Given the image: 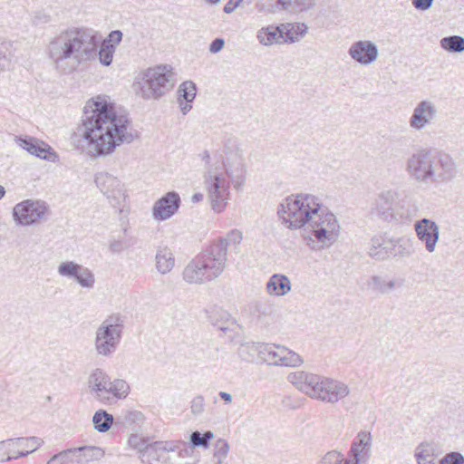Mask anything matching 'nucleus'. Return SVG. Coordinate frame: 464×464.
<instances>
[{"mask_svg":"<svg viewBox=\"0 0 464 464\" xmlns=\"http://www.w3.org/2000/svg\"><path fill=\"white\" fill-rule=\"evenodd\" d=\"M440 47L449 52L459 53L464 52V37L460 35H450L440 41Z\"/></svg>","mask_w":464,"mask_h":464,"instance_id":"obj_40","label":"nucleus"},{"mask_svg":"<svg viewBox=\"0 0 464 464\" xmlns=\"http://www.w3.org/2000/svg\"><path fill=\"white\" fill-rule=\"evenodd\" d=\"M240 2L238 0H229L226 5L224 6V12L226 14H231L235 11V9L240 5Z\"/></svg>","mask_w":464,"mask_h":464,"instance_id":"obj_58","label":"nucleus"},{"mask_svg":"<svg viewBox=\"0 0 464 464\" xmlns=\"http://www.w3.org/2000/svg\"><path fill=\"white\" fill-rule=\"evenodd\" d=\"M343 460V455L337 450L327 452L321 459V464H341Z\"/></svg>","mask_w":464,"mask_h":464,"instance_id":"obj_54","label":"nucleus"},{"mask_svg":"<svg viewBox=\"0 0 464 464\" xmlns=\"http://www.w3.org/2000/svg\"><path fill=\"white\" fill-rule=\"evenodd\" d=\"M319 202L311 194L291 195L278 207L277 214L289 229H302L304 242L313 250L319 248Z\"/></svg>","mask_w":464,"mask_h":464,"instance_id":"obj_3","label":"nucleus"},{"mask_svg":"<svg viewBox=\"0 0 464 464\" xmlns=\"http://www.w3.org/2000/svg\"><path fill=\"white\" fill-rule=\"evenodd\" d=\"M227 263L226 243L213 241L204 251L188 262L182 272V278L190 285L212 282L224 273Z\"/></svg>","mask_w":464,"mask_h":464,"instance_id":"obj_5","label":"nucleus"},{"mask_svg":"<svg viewBox=\"0 0 464 464\" xmlns=\"http://www.w3.org/2000/svg\"><path fill=\"white\" fill-rule=\"evenodd\" d=\"M220 157L222 158V161H219L221 171L230 179L236 189H240L244 185L246 172L242 150L235 140H229Z\"/></svg>","mask_w":464,"mask_h":464,"instance_id":"obj_9","label":"nucleus"},{"mask_svg":"<svg viewBox=\"0 0 464 464\" xmlns=\"http://www.w3.org/2000/svg\"><path fill=\"white\" fill-rule=\"evenodd\" d=\"M179 206V195L175 191L168 192L154 203L152 217L157 221L167 220L175 215Z\"/></svg>","mask_w":464,"mask_h":464,"instance_id":"obj_19","label":"nucleus"},{"mask_svg":"<svg viewBox=\"0 0 464 464\" xmlns=\"http://www.w3.org/2000/svg\"><path fill=\"white\" fill-rule=\"evenodd\" d=\"M398 198L399 193L394 190L382 191L374 199L372 211L385 221H392V212Z\"/></svg>","mask_w":464,"mask_h":464,"instance_id":"obj_22","label":"nucleus"},{"mask_svg":"<svg viewBox=\"0 0 464 464\" xmlns=\"http://www.w3.org/2000/svg\"><path fill=\"white\" fill-rule=\"evenodd\" d=\"M372 436L368 430H361L353 439L350 450L349 459L353 464H367L372 456Z\"/></svg>","mask_w":464,"mask_h":464,"instance_id":"obj_15","label":"nucleus"},{"mask_svg":"<svg viewBox=\"0 0 464 464\" xmlns=\"http://www.w3.org/2000/svg\"><path fill=\"white\" fill-rule=\"evenodd\" d=\"M348 53L353 61L362 65L374 63L379 56L377 45L369 40H360L353 43Z\"/></svg>","mask_w":464,"mask_h":464,"instance_id":"obj_20","label":"nucleus"},{"mask_svg":"<svg viewBox=\"0 0 464 464\" xmlns=\"http://www.w3.org/2000/svg\"><path fill=\"white\" fill-rule=\"evenodd\" d=\"M124 321L120 314H111L98 326L95 332L94 348L98 355L111 356L121 343Z\"/></svg>","mask_w":464,"mask_h":464,"instance_id":"obj_8","label":"nucleus"},{"mask_svg":"<svg viewBox=\"0 0 464 464\" xmlns=\"http://www.w3.org/2000/svg\"><path fill=\"white\" fill-rule=\"evenodd\" d=\"M225 41L222 38H216L209 45V52L217 53L223 49Z\"/></svg>","mask_w":464,"mask_h":464,"instance_id":"obj_57","label":"nucleus"},{"mask_svg":"<svg viewBox=\"0 0 464 464\" xmlns=\"http://www.w3.org/2000/svg\"><path fill=\"white\" fill-rule=\"evenodd\" d=\"M262 343H246L240 345L238 349V354L243 360H250L254 357V353H258V349L256 347H251L253 346H258Z\"/></svg>","mask_w":464,"mask_h":464,"instance_id":"obj_50","label":"nucleus"},{"mask_svg":"<svg viewBox=\"0 0 464 464\" xmlns=\"http://www.w3.org/2000/svg\"><path fill=\"white\" fill-rule=\"evenodd\" d=\"M440 455L436 444L422 442L415 450V459L418 464H436V459Z\"/></svg>","mask_w":464,"mask_h":464,"instance_id":"obj_31","label":"nucleus"},{"mask_svg":"<svg viewBox=\"0 0 464 464\" xmlns=\"http://www.w3.org/2000/svg\"><path fill=\"white\" fill-rule=\"evenodd\" d=\"M115 48L102 44L98 52V40L94 30L72 26L52 37L46 46V53L55 69L71 73L82 64L94 60L99 54L100 63L109 66L112 63Z\"/></svg>","mask_w":464,"mask_h":464,"instance_id":"obj_2","label":"nucleus"},{"mask_svg":"<svg viewBox=\"0 0 464 464\" xmlns=\"http://www.w3.org/2000/svg\"><path fill=\"white\" fill-rule=\"evenodd\" d=\"M19 146L30 154L44 160L47 159L46 153L52 150L46 143L34 138L19 139Z\"/></svg>","mask_w":464,"mask_h":464,"instance_id":"obj_35","label":"nucleus"},{"mask_svg":"<svg viewBox=\"0 0 464 464\" xmlns=\"http://www.w3.org/2000/svg\"><path fill=\"white\" fill-rule=\"evenodd\" d=\"M438 108L434 102L430 100H421L413 108L412 113L409 118V126L415 131H421L437 121Z\"/></svg>","mask_w":464,"mask_h":464,"instance_id":"obj_13","label":"nucleus"},{"mask_svg":"<svg viewBox=\"0 0 464 464\" xmlns=\"http://www.w3.org/2000/svg\"><path fill=\"white\" fill-rule=\"evenodd\" d=\"M251 347H253V345ZM255 347L258 349V354L264 362L277 366L284 346L262 343L260 345L254 346V348Z\"/></svg>","mask_w":464,"mask_h":464,"instance_id":"obj_36","label":"nucleus"},{"mask_svg":"<svg viewBox=\"0 0 464 464\" xmlns=\"http://www.w3.org/2000/svg\"><path fill=\"white\" fill-rule=\"evenodd\" d=\"M303 362L304 361L299 354L284 346V348H282V353L277 366L297 367L300 366Z\"/></svg>","mask_w":464,"mask_h":464,"instance_id":"obj_41","label":"nucleus"},{"mask_svg":"<svg viewBox=\"0 0 464 464\" xmlns=\"http://www.w3.org/2000/svg\"><path fill=\"white\" fill-rule=\"evenodd\" d=\"M243 239V234L238 229H232L229 231L226 237H220L217 241H223L226 243V254L227 255V247L231 246L235 250L238 249V246L241 244Z\"/></svg>","mask_w":464,"mask_h":464,"instance_id":"obj_42","label":"nucleus"},{"mask_svg":"<svg viewBox=\"0 0 464 464\" xmlns=\"http://www.w3.org/2000/svg\"><path fill=\"white\" fill-rule=\"evenodd\" d=\"M433 0H412V5L421 11H426L431 7Z\"/></svg>","mask_w":464,"mask_h":464,"instance_id":"obj_56","label":"nucleus"},{"mask_svg":"<svg viewBox=\"0 0 464 464\" xmlns=\"http://www.w3.org/2000/svg\"><path fill=\"white\" fill-rule=\"evenodd\" d=\"M405 171L415 183L429 186L451 181L456 177L457 168L448 154L433 153L429 149L421 148L407 158Z\"/></svg>","mask_w":464,"mask_h":464,"instance_id":"obj_4","label":"nucleus"},{"mask_svg":"<svg viewBox=\"0 0 464 464\" xmlns=\"http://www.w3.org/2000/svg\"><path fill=\"white\" fill-rule=\"evenodd\" d=\"M179 442L175 441H155L146 450L144 458L148 464H173L170 452H174Z\"/></svg>","mask_w":464,"mask_h":464,"instance_id":"obj_17","label":"nucleus"},{"mask_svg":"<svg viewBox=\"0 0 464 464\" xmlns=\"http://www.w3.org/2000/svg\"><path fill=\"white\" fill-rule=\"evenodd\" d=\"M57 273L62 277L74 281L83 289L94 288L96 282L94 273L89 267L74 261L61 262L57 267Z\"/></svg>","mask_w":464,"mask_h":464,"instance_id":"obj_12","label":"nucleus"},{"mask_svg":"<svg viewBox=\"0 0 464 464\" xmlns=\"http://www.w3.org/2000/svg\"><path fill=\"white\" fill-rule=\"evenodd\" d=\"M11 451L10 439L0 441V462L13 460L14 457H12Z\"/></svg>","mask_w":464,"mask_h":464,"instance_id":"obj_52","label":"nucleus"},{"mask_svg":"<svg viewBox=\"0 0 464 464\" xmlns=\"http://www.w3.org/2000/svg\"><path fill=\"white\" fill-rule=\"evenodd\" d=\"M73 455L71 449L62 450L59 453L53 455L46 464H74Z\"/></svg>","mask_w":464,"mask_h":464,"instance_id":"obj_48","label":"nucleus"},{"mask_svg":"<svg viewBox=\"0 0 464 464\" xmlns=\"http://www.w3.org/2000/svg\"><path fill=\"white\" fill-rule=\"evenodd\" d=\"M213 438L214 433L212 431L208 430L201 434L199 431L196 430L190 434V442L193 447L208 448L209 440Z\"/></svg>","mask_w":464,"mask_h":464,"instance_id":"obj_43","label":"nucleus"},{"mask_svg":"<svg viewBox=\"0 0 464 464\" xmlns=\"http://www.w3.org/2000/svg\"><path fill=\"white\" fill-rule=\"evenodd\" d=\"M392 243V240L385 241L382 237H373L368 247L369 256L379 260L385 259L388 256L387 249Z\"/></svg>","mask_w":464,"mask_h":464,"instance_id":"obj_38","label":"nucleus"},{"mask_svg":"<svg viewBox=\"0 0 464 464\" xmlns=\"http://www.w3.org/2000/svg\"><path fill=\"white\" fill-rule=\"evenodd\" d=\"M190 411L193 415H200L205 411V399L202 395H197L191 401Z\"/></svg>","mask_w":464,"mask_h":464,"instance_id":"obj_53","label":"nucleus"},{"mask_svg":"<svg viewBox=\"0 0 464 464\" xmlns=\"http://www.w3.org/2000/svg\"><path fill=\"white\" fill-rule=\"evenodd\" d=\"M350 393L348 385L331 378H321V401L335 403Z\"/></svg>","mask_w":464,"mask_h":464,"instance_id":"obj_21","label":"nucleus"},{"mask_svg":"<svg viewBox=\"0 0 464 464\" xmlns=\"http://www.w3.org/2000/svg\"><path fill=\"white\" fill-rule=\"evenodd\" d=\"M204 163V188L207 191L212 209L217 213L225 210L229 199V181L227 177L221 171L219 167V157L211 155L208 150L199 154Z\"/></svg>","mask_w":464,"mask_h":464,"instance_id":"obj_6","label":"nucleus"},{"mask_svg":"<svg viewBox=\"0 0 464 464\" xmlns=\"http://www.w3.org/2000/svg\"><path fill=\"white\" fill-rule=\"evenodd\" d=\"M129 445L140 452V459L142 461H146L144 454L146 453L147 448L150 446L142 438L138 435H132L128 440Z\"/></svg>","mask_w":464,"mask_h":464,"instance_id":"obj_49","label":"nucleus"},{"mask_svg":"<svg viewBox=\"0 0 464 464\" xmlns=\"http://www.w3.org/2000/svg\"><path fill=\"white\" fill-rule=\"evenodd\" d=\"M341 225L337 217L327 208L321 206L320 242L321 249L334 245L341 235Z\"/></svg>","mask_w":464,"mask_h":464,"instance_id":"obj_14","label":"nucleus"},{"mask_svg":"<svg viewBox=\"0 0 464 464\" xmlns=\"http://www.w3.org/2000/svg\"><path fill=\"white\" fill-rule=\"evenodd\" d=\"M314 5V0H276L272 12L284 10L289 13H299Z\"/></svg>","mask_w":464,"mask_h":464,"instance_id":"obj_37","label":"nucleus"},{"mask_svg":"<svg viewBox=\"0 0 464 464\" xmlns=\"http://www.w3.org/2000/svg\"><path fill=\"white\" fill-rule=\"evenodd\" d=\"M290 280L284 275H273L266 284V291L270 295L283 296L290 292Z\"/></svg>","mask_w":464,"mask_h":464,"instance_id":"obj_32","label":"nucleus"},{"mask_svg":"<svg viewBox=\"0 0 464 464\" xmlns=\"http://www.w3.org/2000/svg\"><path fill=\"white\" fill-rule=\"evenodd\" d=\"M48 210L44 201L26 199L14 207L13 217L17 225L31 226L44 219Z\"/></svg>","mask_w":464,"mask_h":464,"instance_id":"obj_11","label":"nucleus"},{"mask_svg":"<svg viewBox=\"0 0 464 464\" xmlns=\"http://www.w3.org/2000/svg\"><path fill=\"white\" fill-rule=\"evenodd\" d=\"M218 395L227 404L232 402V395L230 393L226 392H219Z\"/></svg>","mask_w":464,"mask_h":464,"instance_id":"obj_59","label":"nucleus"},{"mask_svg":"<svg viewBox=\"0 0 464 464\" xmlns=\"http://www.w3.org/2000/svg\"><path fill=\"white\" fill-rule=\"evenodd\" d=\"M392 245L393 246V252L392 253L393 256H409L411 254V243L408 239H396L392 241Z\"/></svg>","mask_w":464,"mask_h":464,"instance_id":"obj_47","label":"nucleus"},{"mask_svg":"<svg viewBox=\"0 0 464 464\" xmlns=\"http://www.w3.org/2000/svg\"><path fill=\"white\" fill-rule=\"evenodd\" d=\"M297 37L296 36H294L293 35V33L291 30L288 31V33L286 34V39L285 40V42L289 41L290 43H294L295 41H297Z\"/></svg>","mask_w":464,"mask_h":464,"instance_id":"obj_61","label":"nucleus"},{"mask_svg":"<svg viewBox=\"0 0 464 464\" xmlns=\"http://www.w3.org/2000/svg\"><path fill=\"white\" fill-rule=\"evenodd\" d=\"M256 38L260 44L268 46L280 43L284 39V32L279 26L268 25L257 31Z\"/></svg>","mask_w":464,"mask_h":464,"instance_id":"obj_34","label":"nucleus"},{"mask_svg":"<svg viewBox=\"0 0 464 464\" xmlns=\"http://www.w3.org/2000/svg\"><path fill=\"white\" fill-rule=\"evenodd\" d=\"M229 451V444L224 439H218L215 444L214 458L218 464H221L227 458Z\"/></svg>","mask_w":464,"mask_h":464,"instance_id":"obj_46","label":"nucleus"},{"mask_svg":"<svg viewBox=\"0 0 464 464\" xmlns=\"http://www.w3.org/2000/svg\"><path fill=\"white\" fill-rule=\"evenodd\" d=\"M82 137L91 157L112 154L123 144L131 143L135 135L128 115L116 111L105 95L90 99L82 118Z\"/></svg>","mask_w":464,"mask_h":464,"instance_id":"obj_1","label":"nucleus"},{"mask_svg":"<svg viewBox=\"0 0 464 464\" xmlns=\"http://www.w3.org/2000/svg\"><path fill=\"white\" fill-rule=\"evenodd\" d=\"M12 447V457L17 459L22 457H26L41 448L44 441L42 438L31 437H17L10 439Z\"/></svg>","mask_w":464,"mask_h":464,"instance_id":"obj_24","label":"nucleus"},{"mask_svg":"<svg viewBox=\"0 0 464 464\" xmlns=\"http://www.w3.org/2000/svg\"><path fill=\"white\" fill-rule=\"evenodd\" d=\"M4 399H5V392H4L2 386L0 385V403L4 401Z\"/></svg>","mask_w":464,"mask_h":464,"instance_id":"obj_62","label":"nucleus"},{"mask_svg":"<svg viewBox=\"0 0 464 464\" xmlns=\"http://www.w3.org/2000/svg\"><path fill=\"white\" fill-rule=\"evenodd\" d=\"M341 464H353V463H352L351 459H346V460L343 459Z\"/></svg>","mask_w":464,"mask_h":464,"instance_id":"obj_64","label":"nucleus"},{"mask_svg":"<svg viewBox=\"0 0 464 464\" xmlns=\"http://www.w3.org/2000/svg\"><path fill=\"white\" fill-rule=\"evenodd\" d=\"M121 424L130 426L133 424L140 423L143 420V414L139 411H122L118 419Z\"/></svg>","mask_w":464,"mask_h":464,"instance_id":"obj_44","label":"nucleus"},{"mask_svg":"<svg viewBox=\"0 0 464 464\" xmlns=\"http://www.w3.org/2000/svg\"><path fill=\"white\" fill-rule=\"evenodd\" d=\"M5 190L3 186L0 185V199L5 196Z\"/></svg>","mask_w":464,"mask_h":464,"instance_id":"obj_63","label":"nucleus"},{"mask_svg":"<svg viewBox=\"0 0 464 464\" xmlns=\"http://www.w3.org/2000/svg\"><path fill=\"white\" fill-rule=\"evenodd\" d=\"M155 260L157 271L161 275L169 273L175 266L174 255L168 246L158 248Z\"/></svg>","mask_w":464,"mask_h":464,"instance_id":"obj_33","label":"nucleus"},{"mask_svg":"<svg viewBox=\"0 0 464 464\" xmlns=\"http://www.w3.org/2000/svg\"><path fill=\"white\" fill-rule=\"evenodd\" d=\"M105 400L102 404H111L119 400L125 399L130 391L129 383L123 379L111 380L109 376V385L106 387Z\"/></svg>","mask_w":464,"mask_h":464,"instance_id":"obj_26","label":"nucleus"},{"mask_svg":"<svg viewBox=\"0 0 464 464\" xmlns=\"http://www.w3.org/2000/svg\"><path fill=\"white\" fill-rule=\"evenodd\" d=\"M203 199V194L202 193H195L192 198H191V201L193 203H198L199 201H201Z\"/></svg>","mask_w":464,"mask_h":464,"instance_id":"obj_60","label":"nucleus"},{"mask_svg":"<svg viewBox=\"0 0 464 464\" xmlns=\"http://www.w3.org/2000/svg\"><path fill=\"white\" fill-rule=\"evenodd\" d=\"M113 420V416L104 410H98L92 417L94 429L99 432L108 431L112 426Z\"/></svg>","mask_w":464,"mask_h":464,"instance_id":"obj_39","label":"nucleus"},{"mask_svg":"<svg viewBox=\"0 0 464 464\" xmlns=\"http://www.w3.org/2000/svg\"><path fill=\"white\" fill-rule=\"evenodd\" d=\"M94 181L111 206L117 208L120 213L123 212L127 193L121 180L108 172H100L96 174Z\"/></svg>","mask_w":464,"mask_h":464,"instance_id":"obj_10","label":"nucleus"},{"mask_svg":"<svg viewBox=\"0 0 464 464\" xmlns=\"http://www.w3.org/2000/svg\"><path fill=\"white\" fill-rule=\"evenodd\" d=\"M414 231L418 239L424 244L425 249L429 253H433L440 237V227L437 223L426 218H421L415 222Z\"/></svg>","mask_w":464,"mask_h":464,"instance_id":"obj_16","label":"nucleus"},{"mask_svg":"<svg viewBox=\"0 0 464 464\" xmlns=\"http://www.w3.org/2000/svg\"><path fill=\"white\" fill-rule=\"evenodd\" d=\"M419 208L411 198H405L396 201L392 212V221L406 222L418 216Z\"/></svg>","mask_w":464,"mask_h":464,"instance_id":"obj_25","label":"nucleus"},{"mask_svg":"<svg viewBox=\"0 0 464 464\" xmlns=\"http://www.w3.org/2000/svg\"><path fill=\"white\" fill-rule=\"evenodd\" d=\"M439 464H464V456L459 451H451L440 459Z\"/></svg>","mask_w":464,"mask_h":464,"instance_id":"obj_51","label":"nucleus"},{"mask_svg":"<svg viewBox=\"0 0 464 464\" xmlns=\"http://www.w3.org/2000/svg\"><path fill=\"white\" fill-rule=\"evenodd\" d=\"M287 380L297 390L311 398H319V377L304 371H297L288 374Z\"/></svg>","mask_w":464,"mask_h":464,"instance_id":"obj_18","label":"nucleus"},{"mask_svg":"<svg viewBox=\"0 0 464 464\" xmlns=\"http://www.w3.org/2000/svg\"><path fill=\"white\" fill-rule=\"evenodd\" d=\"M367 288L376 295H387L396 286V281L388 276L375 275L367 281Z\"/></svg>","mask_w":464,"mask_h":464,"instance_id":"obj_30","label":"nucleus"},{"mask_svg":"<svg viewBox=\"0 0 464 464\" xmlns=\"http://www.w3.org/2000/svg\"><path fill=\"white\" fill-rule=\"evenodd\" d=\"M108 385L109 375L102 369L96 368L88 376V392L94 400L101 403L105 400L106 387Z\"/></svg>","mask_w":464,"mask_h":464,"instance_id":"obj_23","label":"nucleus"},{"mask_svg":"<svg viewBox=\"0 0 464 464\" xmlns=\"http://www.w3.org/2000/svg\"><path fill=\"white\" fill-rule=\"evenodd\" d=\"M74 464H87L93 460H99L104 456L102 449L94 446H84L71 449Z\"/></svg>","mask_w":464,"mask_h":464,"instance_id":"obj_29","label":"nucleus"},{"mask_svg":"<svg viewBox=\"0 0 464 464\" xmlns=\"http://www.w3.org/2000/svg\"><path fill=\"white\" fill-rule=\"evenodd\" d=\"M175 82L170 65L149 68L140 74L137 93L145 100H159L173 89Z\"/></svg>","mask_w":464,"mask_h":464,"instance_id":"obj_7","label":"nucleus"},{"mask_svg":"<svg viewBox=\"0 0 464 464\" xmlns=\"http://www.w3.org/2000/svg\"><path fill=\"white\" fill-rule=\"evenodd\" d=\"M208 321L218 329L226 332L235 324V320L228 311L221 306L213 305L206 310Z\"/></svg>","mask_w":464,"mask_h":464,"instance_id":"obj_27","label":"nucleus"},{"mask_svg":"<svg viewBox=\"0 0 464 464\" xmlns=\"http://www.w3.org/2000/svg\"><path fill=\"white\" fill-rule=\"evenodd\" d=\"M252 314L257 316L269 315L273 312L272 304L266 300H256L250 306Z\"/></svg>","mask_w":464,"mask_h":464,"instance_id":"obj_45","label":"nucleus"},{"mask_svg":"<svg viewBox=\"0 0 464 464\" xmlns=\"http://www.w3.org/2000/svg\"><path fill=\"white\" fill-rule=\"evenodd\" d=\"M196 93V84L191 81H186L179 86L178 102L179 109L184 115L191 110V102L195 99Z\"/></svg>","mask_w":464,"mask_h":464,"instance_id":"obj_28","label":"nucleus"},{"mask_svg":"<svg viewBox=\"0 0 464 464\" xmlns=\"http://www.w3.org/2000/svg\"><path fill=\"white\" fill-rule=\"evenodd\" d=\"M122 39V33L120 30H114L111 32L108 35V38L105 39L102 44H108V45L114 47L116 49V46L121 42Z\"/></svg>","mask_w":464,"mask_h":464,"instance_id":"obj_55","label":"nucleus"}]
</instances>
